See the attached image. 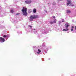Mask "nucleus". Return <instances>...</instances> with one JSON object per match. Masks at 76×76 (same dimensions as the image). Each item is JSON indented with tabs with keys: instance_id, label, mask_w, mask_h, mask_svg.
Listing matches in <instances>:
<instances>
[{
	"instance_id": "6e6552de",
	"label": "nucleus",
	"mask_w": 76,
	"mask_h": 76,
	"mask_svg": "<svg viewBox=\"0 0 76 76\" xmlns=\"http://www.w3.org/2000/svg\"><path fill=\"white\" fill-rule=\"evenodd\" d=\"M10 21L12 22V23H14V24H15V23H17V22L15 20V19H14V18H10Z\"/></svg>"
},
{
	"instance_id": "9b49d317",
	"label": "nucleus",
	"mask_w": 76,
	"mask_h": 76,
	"mask_svg": "<svg viewBox=\"0 0 76 76\" xmlns=\"http://www.w3.org/2000/svg\"><path fill=\"white\" fill-rule=\"evenodd\" d=\"M67 2L66 3L67 6H68L69 4H71V2H72V0H66Z\"/></svg>"
},
{
	"instance_id": "72a5a7b5",
	"label": "nucleus",
	"mask_w": 76,
	"mask_h": 76,
	"mask_svg": "<svg viewBox=\"0 0 76 76\" xmlns=\"http://www.w3.org/2000/svg\"><path fill=\"white\" fill-rule=\"evenodd\" d=\"M75 29L76 30V26H75Z\"/></svg>"
},
{
	"instance_id": "473e14b6",
	"label": "nucleus",
	"mask_w": 76,
	"mask_h": 76,
	"mask_svg": "<svg viewBox=\"0 0 76 76\" xmlns=\"http://www.w3.org/2000/svg\"><path fill=\"white\" fill-rule=\"evenodd\" d=\"M75 32H76V31H73L72 32V33H75Z\"/></svg>"
},
{
	"instance_id": "39448f33",
	"label": "nucleus",
	"mask_w": 76,
	"mask_h": 76,
	"mask_svg": "<svg viewBox=\"0 0 76 76\" xmlns=\"http://www.w3.org/2000/svg\"><path fill=\"white\" fill-rule=\"evenodd\" d=\"M42 34H47L48 33V29L47 28H45L41 31Z\"/></svg>"
},
{
	"instance_id": "bb28decb",
	"label": "nucleus",
	"mask_w": 76,
	"mask_h": 76,
	"mask_svg": "<svg viewBox=\"0 0 76 76\" xmlns=\"http://www.w3.org/2000/svg\"><path fill=\"white\" fill-rule=\"evenodd\" d=\"M71 31H73V28H71Z\"/></svg>"
},
{
	"instance_id": "6ab92c4d",
	"label": "nucleus",
	"mask_w": 76,
	"mask_h": 76,
	"mask_svg": "<svg viewBox=\"0 0 76 76\" xmlns=\"http://www.w3.org/2000/svg\"><path fill=\"white\" fill-rule=\"evenodd\" d=\"M66 11L67 13H70L71 12V11H70L69 10H67Z\"/></svg>"
},
{
	"instance_id": "412c9836",
	"label": "nucleus",
	"mask_w": 76,
	"mask_h": 76,
	"mask_svg": "<svg viewBox=\"0 0 76 76\" xmlns=\"http://www.w3.org/2000/svg\"><path fill=\"white\" fill-rule=\"evenodd\" d=\"M20 14V13H16L15 14V16H18V15H19Z\"/></svg>"
},
{
	"instance_id": "c9c22d12",
	"label": "nucleus",
	"mask_w": 76,
	"mask_h": 76,
	"mask_svg": "<svg viewBox=\"0 0 76 76\" xmlns=\"http://www.w3.org/2000/svg\"><path fill=\"white\" fill-rule=\"evenodd\" d=\"M48 60H50V58H48Z\"/></svg>"
},
{
	"instance_id": "9d476101",
	"label": "nucleus",
	"mask_w": 76,
	"mask_h": 76,
	"mask_svg": "<svg viewBox=\"0 0 76 76\" xmlns=\"http://www.w3.org/2000/svg\"><path fill=\"white\" fill-rule=\"evenodd\" d=\"M14 25L15 26L16 28H19V24L18 23H14Z\"/></svg>"
},
{
	"instance_id": "393cba45",
	"label": "nucleus",
	"mask_w": 76,
	"mask_h": 76,
	"mask_svg": "<svg viewBox=\"0 0 76 76\" xmlns=\"http://www.w3.org/2000/svg\"><path fill=\"white\" fill-rule=\"evenodd\" d=\"M53 23H56V19H55L54 21H53Z\"/></svg>"
},
{
	"instance_id": "e433bc0d",
	"label": "nucleus",
	"mask_w": 76,
	"mask_h": 76,
	"mask_svg": "<svg viewBox=\"0 0 76 76\" xmlns=\"http://www.w3.org/2000/svg\"><path fill=\"white\" fill-rule=\"evenodd\" d=\"M67 33H69V31H67Z\"/></svg>"
},
{
	"instance_id": "c85d7f7f",
	"label": "nucleus",
	"mask_w": 76,
	"mask_h": 76,
	"mask_svg": "<svg viewBox=\"0 0 76 76\" xmlns=\"http://www.w3.org/2000/svg\"><path fill=\"white\" fill-rule=\"evenodd\" d=\"M73 28H74V26H72V29H73Z\"/></svg>"
},
{
	"instance_id": "4c0bfd02",
	"label": "nucleus",
	"mask_w": 76,
	"mask_h": 76,
	"mask_svg": "<svg viewBox=\"0 0 76 76\" xmlns=\"http://www.w3.org/2000/svg\"><path fill=\"white\" fill-rule=\"evenodd\" d=\"M43 54H44V53H43Z\"/></svg>"
},
{
	"instance_id": "4be33fe9",
	"label": "nucleus",
	"mask_w": 76,
	"mask_h": 76,
	"mask_svg": "<svg viewBox=\"0 0 76 76\" xmlns=\"http://www.w3.org/2000/svg\"><path fill=\"white\" fill-rule=\"evenodd\" d=\"M1 9H0V17H1L2 16H3V15H1V14H0V11H1Z\"/></svg>"
},
{
	"instance_id": "2f4dec72",
	"label": "nucleus",
	"mask_w": 76,
	"mask_h": 76,
	"mask_svg": "<svg viewBox=\"0 0 76 76\" xmlns=\"http://www.w3.org/2000/svg\"><path fill=\"white\" fill-rule=\"evenodd\" d=\"M53 18H56V17H55V16H53Z\"/></svg>"
},
{
	"instance_id": "b1692460",
	"label": "nucleus",
	"mask_w": 76,
	"mask_h": 76,
	"mask_svg": "<svg viewBox=\"0 0 76 76\" xmlns=\"http://www.w3.org/2000/svg\"><path fill=\"white\" fill-rule=\"evenodd\" d=\"M53 21H50V24H53Z\"/></svg>"
},
{
	"instance_id": "a878e982",
	"label": "nucleus",
	"mask_w": 76,
	"mask_h": 76,
	"mask_svg": "<svg viewBox=\"0 0 76 76\" xmlns=\"http://www.w3.org/2000/svg\"><path fill=\"white\" fill-rule=\"evenodd\" d=\"M44 12L46 13H47V11L46 10H44Z\"/></svg>"
},
{
	"instance_id": "f704fd0d",
	"label": "nucleus",
	"mask_w": 76,
	"mask_h": 76,
	"mask_svg": "<svg viewBox=\"0 0 76 76\" xmlns=\"http://www.w3.org/2000/svg\"><path fill=\"white\" fill-rule=\"evenodd\" d=\"M72 7H73V6H74V5H72Z\"/></svg>"
},
{
	"instance_id": "a211bd4d",
	"label": "nucleus",
	"mask_w": 76,
	"mask_h": 76,
	"mask_svg": "<svg viewBox=\"0 0 76 76\" xmlns=\"http://www.w3.org/2000/svg\"><path fill=\"white\" fill-rule=\"evenodd\" d=\"M37 38H39H39H41V37L40 36V34H37Z\"/></svg>"
},
{
	"instance_id": "cd10ccee",
	"label": "nucleus",
	"mask_w": 76,
	"mask_h": 76,
	"mask_svg": "<svg viewBox=\"0 0 76 76\" xmlns=\"http://www.w3.org/2000/svg\"><path fill=\"white\" fill-rule=\"evenodd\" d=\"M28 13H31V11H30V10H29L28 11Z\"/></svg>"
},
{
	"instance_id": "0eeeda50",
	"label": "nucleus",
	"mask_w": 76,
	"mask_h": 76,
	"mask_svg": "<svg viewBox=\"0 0 76 76\" xmlns=\"http://www.w3.org/2000/svg\"><path fill=\"white\" fill-rule=\"evenodd\" d=\"M33 51L34 52L35 54H36V53L37 51H38V47H36L35 46H33Z\"/></svg>"
},
{
	"instance_id": "4468645a",
	"label": "nucleus",
	"mask_w": 76,
	"mask_h": 76,
	"mask_svg": "<svg viewBox=\"0 0 76 76\" xmlns=\"http://www.w3.org/2000/svg\"><path fill=\"white\" fill-rule=\"evenodd\" d=\"M42 52H41V50H40V49H38V50H37V52H36V55H37V54H42Z\"/></svg>"
},
{
	"instance_id": "2eb2a0df",
	"label": "nucleus",
	"mask_w": 76,
	"mask_h": 76,
	"mask_svg": "<svg viewBox=\"0 0 76 76\" xmlns=\"http://www.w3.org/2000/svg\"><path fill=\"white\" fill-rule=\"evenodd\" d=\"M28 28L29 29H28V31H29L30 32H32V30L33 29H32V26L30 25H28Z\"/></svg>"
},
{
	"instance_id": "f257e3e1",
	"label": "nucleus",
	"mask_w": 76,
	"mask_h": 76,
	"mask_svg": "<svg viewBox=\"0 0 76 76\" xmlns=\"http://www.w3.org/2000/svg\"><path fill=\"white\" fill-rule=\"evenodd\" d=\"M24 7H23V9L21 11L23 12V15L24 16H27V8H24Z\"/></svg>"
},
{
	"instance_id": "c756f323",
	"label": "nucleus",
	"mask_w": 76,
	"mask_h": 76,
	"mask_svg": "<svg viewBox=\"0 0 76 76\" xmlns=\"http://www.w3.org/2000/svg\"><path fill=\"white\" fill-rule=\"evenodd\" d=\"M62 22H64V19H62Z\"/></svg>"
},
{
	"instance_id": "dca6fc26",
	"label": "nucleus",
	"mask_w": 76,
	"mask_h": 76,
	"mask_svg": "<svg viewBox=\"0 0 76 76\" xmlns=\"http://www.w3.org/2000/svg\"><path fill=\"white\" fill-rule=\"evenodd\" d=\"M32 2V1L31 0H27L25 1L26 4H30Z\"/></svg>"
},
{
	"instance_id": "f03ea898",
	"label": "nucleus",
	"mask_w": 76,
	"mask_h": 76,
	"mask_svg": "<svg viewBox=\"0 0 76 76\" xmlns=\"http://www.w3.org/2000/svg\"><path fill=\"white\" fill-rule=\"evenodd\" d=\"M39 18V16L38 15H31V16L30 17V20L31 21H32L33 20V19H37V18Z\"/></svg>"
},
{
	"instance_id": "20e7f679",
	"label": "nucleus",
	"mask_w": 76,
	"mask_h": 76,
	"mask_svg": "<svg viewBox=\"0 0 76 76\" xmlns=\"http://www.w3.org/2000/svg\"><path fill=\"white\" fill-rule=\"evenodd\" d=\"M51 48V46H46L45 48V53L46 54L47 52L48 51V50H49Z\"/></svg>"
},
{
	"instance_id": "f3484780",
	"label": "nucleus",
	"mask_w": 76,
	"mask_h": 76,
	"mask_svg": "<svg viewBox=\"0 0 76 76\" xmlns=\"http://www.w3.org/2000/svg\"><path fill=\"white\" fill-rule=\"evenodd\" d=\"M33 12L34 13H35L37 12V10L35 8H34L33 10Z\"/></svg>"
},
{
	"instance_id": "1a4fd4ad",
	"label": "nucleus",
	"mask_w": 76,
	"mask_h": 76,
	"mask_svg": "<svg viewBox=\"0 0 76 76\" xmlns=\"http://www.w3.org/2000/svg\"><path fill=\"white\" fill-rule=\"evenodd\" d=\"M34 32L35 34H37V29H33L31 31V33H33V32Z\"/></svg>"
},
{
	"instance_id": "aec40b11",
	"label": "nucleus",
	"mask_w": 76,
	"mask_h": 76,
	"mask_svg": "<svg viewBox=\"0 0 76 76\" xmlns=\"http://www.w3.org/2000/svg\"><path fill=\"white\" fill-rule=\"evenodd\" d=\"M10 11L11 13H13V12H14V11H13V10H10Z\"/></svg>"
},
{
	"instance_id": "423d86ee",
	"label": "nucleus",
	"mask_w": 76,
	"mask_h": 76,
	"mask_svg": "<svg viewBox=\"0 0 76 76\" xmlns=\"http://www.w3.org/2000/svg\"><path fill=\"white\" fill-rule=\"evenodd\" d=\"M10 37V34H8L7 35H4L3 36V38H5V39L6 40H7L8 38Z\"/></svg>"
},
{
	"instance_id": "ddd939ff",
	"label": "nucleus",
	"mask_w": 76,
	"mask_h": 76,
	"mask_svg": "<svg viewBox=\"0 0 76 76\" xmlns=\"http://www.w3.org/2000/svg\"><path fill=\"white\" fill-rule=\"evenodd\" d=\"M5 41V39L3 37H0V42H4Z\"/></svg>"
},
{
	"instance_id": "7c9ffc66",
	"label": "nucleus",
	"mask_w": 76,
	"mask_h": 76,
	"mask_svg": "<svg viewBox=\"0 0 76 76\" xmlns=\"http://www.w3.org/2000/svg\"><path fill=\"white\" fill-rule=\"evenodd\" d=\"M61 23V22L59 21V24H60Z\"/></svg>"
},
{
	"instance_id": "f8f14e48",
	"label": "nucleus",
	"mask_w": 76,
	"mask_h": 76,
	"mask_svg": "<svg viewBox=\"0 0 76 76\" xmlns=\"http://www.w3.org/2000/svg\"><path fill=\"white\" fill-rule=\"evenodd\" d=\"M42 45L43 47V50L45 51V48L46 47H47V46H45V42L43 43L42 44Z\"/></svg>"
},
{
	"instance_id": "5701e85b",
	"label": "nucleus",
	"mask_w": 76,
	"mask_h": 76,
	"mask_svg": "<svg viewBox=\"0 0 76 76\" xmlns=\"http://www.w3.org/2000/svg\"><path fill=\"white\" fill-rule=\"evenodd\" d=\"M53 5H56V2H53Z\"/></svg>"
},
{
	"instance_id": "58836bf2",
	"label": "nucleus",
	"mask_w": 76,
	"mask_h": 76,
	"mask_svg": "<svg viewBox=\"0 0 76 76\" xmlns=\"http://www.w3.org/2000/svg\"><path fill=\"white\" fill-rule=\"evenodd\" d=\"M61 0V1L63 0Z\"/></svg>"
},
{
	"instance_id": "7ed1b4c3",
	"label": "nucleus",
	"mask_w": 76,
	"mask_h": 76,
	"mask_svg": "<svg viewBox=\"0 0 76 76\" xmlns=\"http://www.w3.org/2000/svg\"><path fill=\"white\" fill-rule=\"evenodd\" d=\"M69 26V23H66L65 24V27L66 29L64 28L63 29V31H67L68 30H69V29L68 28H67Z\"/></svg>"
}]
</instances>
